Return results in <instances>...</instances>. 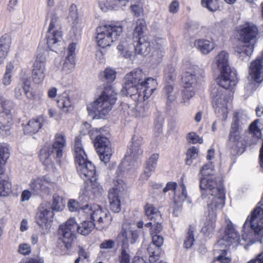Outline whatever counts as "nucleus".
<instances>
[{
    "mask_svg": "<svg viewBox=\"0 0 263 263\" xmlns=\"http://www.w3.org/2000/svg\"><path fill=\"white\" fill-rule=\"evenodd\" d=\"M213 165L211 163L204 165L200 170L204 176L200 181V188L203 198L207 197L208 212L209 215L216 217L225 203V192L222 185H218L212 176Z\"/></svg>",
    "mask_w": 263,
    "mask_h": 263,
    "instance_id": "1",
    "label": "nucleus"
},
{
    "mask_svg": "<svg viewBox=\"0 0 263 263\" xmlns=\"http://www.w3.org/2000/svg\"><path fill=\"white\" fill-rule=\"evenodd\" d=\"M132 140L130 156H125V159L119 166L116 172L117 179L114 181V186L109 191L108 199L110 208L115 213H118L121 211V198L126 187L124 181L120 178L122 177L125 172H128L132 168V166H128V161L130 158H137L143 153V150L141 148V145L143 143V138L134 136Z\"/></svg>",
    "mask_w": 263,
    "mask_h": 263,
    "instance_id": "2",
    "label": "nucleus"
},
{
    "mask_svg": "<svg viewBox=\"0 0 263 263\" xmlns=\"http://www.w3.org/2000/svg\"><path fill=\"white\" fill-rule=\"evenodd\" d=\"M157 82L152 78H146L141 70L133 71L124 78V88L135 101L143 102L148 99L156 89Z\"/></svg>",
    "mask_w": 263,
    "mask_h": 263,
    "instance_id": "3",
    "label": "nucleus"
},
{
    "mask_svg": "<svg viewBox=\"0 0 263 263\" xmlns=\"http://www.w3.org/2000/svg\"><path fill=\"white\" fill-rule=\"evenodd\" d=\"M258 33L257 27L251 23H246L239 27L238 39L244 44L237 47L236 51L240 54V57L241 54H245L247 60L249 59L253 52Z\"/></svg>",
    "mask_w": 263,
    "mask_h": 263,
    "instance_id": "4",
    "label": "nucleus"
},
{
    "mask_svg": "<svg viewBox=\"0 0 263 263\" xmlns=\"http://www.w3.org/2000/svg\"><path fill=\"white\" fill-rule=\"evenodd\" d=\"M73 154L77 170L80 176L86 180L93 179L96 175L95 166L91 162L87 160V155L79 137L75 139Z\"/></svg>",
    "mask_w": 263,
    "mask_h": 263,
    "instance_id": "5",
    "label": "nucleus"
},
{
    "mask_svg": "<svg viewBox=\"0 0 263 263\" xmlns=\"http://www.w3.org/2000/svg\"><path fill=\"white\" fill-rule=\"evenodd\" d=\"M116 100L117 93L109 86L105 87L100 97L87 106V109L91 112L98 115L100 118H104L111 110Z\"/></svg>",
    "mask_w": 263,
    "mask_h": 263,
    "instance_id": "6",
    "label": "nucleus"
},
{
    "mask_svg": "<svg viewBox=\"0 0 263 263\" xmlns=\"http://www.w3.org/2000/svg\"><path fill=\"white\" fill-rule=\"evenodd\" d=\"M213 64L220 71V76L218 78L219 86L225 89L234 86L237 83L235 74L231 70L229 63V54L224 51L220 52L215 58Z\"/></svg>",
    "mask_w": 263,
    "mask_h": 263,
    "instance_id": "7",
    "label": "nucleus"
},
{
    "mask_svg": "<svg viewBox=\"0 0 263 263\" xmlns=\"http://www.w3.org/2000/svg\"><path fill=\"white\" fill-rule=\"evenodd\" d=\"M204 77V71L197 66H194L187 71L182 77L183 90L182 102L188 103L195 94V88L201 82Z\"/></svg>",
    "mask_w": 263,
    "mask_h": 263,
    "instance_id": "8",
    "label": "nucleus"
},
{
    "mask_svg": "<svg viewBox=\"0 0 263 263\" xmlns=\"http://www.w3.org/2000/svg\"><path fill=\"white\" fill-rule=\"evenodd\" d=\"M122 32L123 27L119 24L112 23L100 26L97 29V43L102 48L110 47Z\"/></svg>",
    "mask_w": 263,
    "mask_h": 263,
    "instance_id": "9",
    "label": "nucleus"
},
{
    "mask_svg": "<svg viewBox=\"0 0 263 263\" xmlns=\"http://www.w3.org/2000/svg\"><path fill=\"white\" fill-rule=\"evenodd\" d=\"M83 210L87 216L95 222L96 228L98 230H106L111 222L112 218L110 213L98 204H87Z\"/></svg>",
    "mask_w": 263,
    "mask_h": 263,
    "instance_id": "10",
    "label": "nucleus"
},
{
    "mask_svg": "<svg viewBox=\"0 0 263 263\" xmlns=\"http://www.w3.org/2000/svg\"><path fill=\"white\" fill-rule=\"evenodd\" d=\"M103 128H96L92 132L91 138L95 136L94 146L101 161L107 163L112 155L110 143L108 138L103 134Z\"/></svg>",
    "mask_w": 263,
    "mask_h": 263,
    "instance_id": "11",
    "label": "nucleus"
},
{
    "mask_svg": "<svg viewBox=\"0 0 263 263\" xmlns=\"http://www.w3.org/2000/svg\"><path fill=\"white\" fill-rule=\"evenodd\" d=\"M213 104L215 113L223 120H226L229 112L228 103L230 97L225 94L222 89H214L211 92Z\"/></svg>",
    "mask_w": 263,
    "mask_h": 263,
    "instance_id": "12",
    "label": "nucleus"
},
{
    "mask_svg": "<svg viewBox=\"0 0 263 263\" xmlns=\"http://www.w3.org/2000/svg\"><path fill=\"white\" fill-rule=\"evenodd\" d=\"M77 223L75 219L69 218L64 223L60 225L58 230L60 239L65 245L66 249H70L75 238Z\"/></svg>",
    "mask_w": 263,
    "mask_h": 263,
    "instance_id": "13",
    "label": "nucleus"
},
{
    "mask_svg": "<svg viewBox=\"0 0 263 263\" xmlns=\"http://www.w3.org/2000/svg\"><path fill=\"white\" fill-rule=\"evenodd\" d=\"M10 156L8 148L0 144V197H6L12 192V184L8 180L4 178L3 165Z\"/></svg>",
    "mask_w": 263,
    "mask_h": 263,
    "instance_id": "14",
    "label": "nucleus"
},
{
    "mask_svg": "<svg viewBox=\"0 0 263 263\" xmlns=\"http://www.w3.org/2000/svg\"><path fill=\"white\" fill-rule=\"evenodd\" d=\"M12 103L0 95V130L8 132L12 125Z\"/></svg>",
    "mask_w": 263,
    "mask_h": 263,
    "instance_id": "15",
    "label": "nucleus"
},
{
    "mask_svg": "<svg viewBox=\"0 0 263 263\" xmlns=\"http://www.w3.org/2000/svg\"><path fill=\"white\" fill-rule=\"evenodd\" d=\"M53 215L50 204L48 202L43 203L38 208L35 217L36 222L40 227L47 229L51 222Z\"/></svg>",
    "mask_w": 263,
    "mask_h": 263,
    "instance_id": "16",
    "label": "nucleus"
},
{
    "mask_svg": "<svg viewBox=\"0 0 263 263\" xmlns=\"http://www.w3.org/2000/svg\"><path fill=\"white\" fill-rule=\"evenodd\" d=\"M145 212L148 218L154 222L151 229V235L157 234L160 232L162 229L161 225L162 219L160 212L151 204L145 205Z\"/></svg>",
    "mask_w": 263,
    "mask_h": 263,
    "instance_id": "17",
    "label": "nucleus"
},
{
    "mask_svg": "<svg viewBox=\"0 0 263 263\" xmlns=\"http://www.w3.org/2000/svg\"><path fill=\"white\" fill-rule=\"evenodd\" d=\"M46 57L43 53H39L33 64L32 78L34 83H41L44 80L46 73Z\"/></svg>",
    "mask_w": 263,
    "mask_h": 263,
    "instance_id": "18",
    "label": "nucleus"
},
{
    "mask_svg": "<svg viewBox=\"0 0 263 263\" xmlns=\"http://www.w3.org/2000/svg\"><path fill=\"white\" fill-rule=\"evenodd\" d=\"M241 123L238 120V119L234 116L231 124L229 134V139L228 141V146L232 149L236 150L237 148L241 145L240 142V132L239 129L241 126Z\"/></svg>",
    "mask_w": 263,
    "mask_h": 263,
    "instance_id": "19",
    "label": "nucleus"
},
{
    "mask_svg": "<svg viewBox=\"0 0 263 263\" xmlns=\"http://www.w3.org/2000/svg\"><path fill=\"white\" fill-rule=\"evenodd\" d=\"M51 182L46 177H36L30 181L29 185L32 194L41 195L49 192V185Z\"/></svg>",
    "mask_w": 263,
    "mask_h": 263,
    "instance_id": "20",
    "label": "nucleus"
},
{
    "mask_svg": "<svg viewBox=\"0 0 263 263\" xmlns=\"http://www.w3.org/2000/svg\"><path fill=\"white\" fill-rule=\"evenodd\" d=\"M22 84H18L14 90V96L17 100H22L23 93L27 99L33 100L36 98L35 92L31 90L29 80L23 79Z\"/></svg>",
    "mask_w": 263,
    "mask_h": 263,
    "instance_id": "21",
    "label": "nucleus"
},
{
    "mask_svg": "<svg viewBox=\"0 0 263 263\" xmlns=\"http://www.w3.org/2000/svg\"><path fill=\"white\" fill-rule=\"evenodd\" d=\"M263 61V54L253 61L249 67V75L251 79L257 82L262 81L261 69Z\"/></svg>",
    "mask_w": 263,
    "mask_h": 263,
    "instance_id": "22",
    "label": "nucleus"
},
{
    "mask_svg": "<svg viewBox=\"0 0 263 263\" xmlns=\"http://www.w3.org/2000/svg\"><path fill=\"white\" fill-rule=\"evenodd\" d=\"M66 144V139L63 133H57L51 146V153L55 152L56 158L60 159L63 156V151Z\"/></svg>",
    "mask_w": 263,
    "mask_h": 263,
    "instance_id": "23",
    "label": "nucleus"
},
{
    "mask_svg": "<svg viewBox=\"0 0 263 263\" xmlns=\"http://www.w3.org/2000/svg\"><path fill=\"white\" fill-rule=\"evenodd\" d=\"M185 200L189 204H192V200L187 196L186 186L182 181L174 192V202L179 206Z\"/></svg>",
    "mask_w": 263,
    "mask_h": 263,
    "instance_id": "24",
    "label": "nucleus"
},
{
    "mask_svg": "<svg viewBox=\"0 0 263 263\" xmlns=\"http://www.w3.org/2000/svg\"><path fill=\"white\" fill-rule=\"evenodd\" d=\"M124 243L130 242L134 243L138 237L136 230H133L130 226L126 223L122 226L121 231L119 235Z\"/></svg>",
    "mask_w": 263,
    "mask_h": 263,
    "instance_id": "25",
    "label": "nucleus"
},
{
    "mask_svg": "<svg viewBox=\"0 0 263 263\" xmlns=\"http://www.w3.org/2000/svg\"><path fill=\"white\" fill-rule=\"evenodd\" d=\"M135 45L133 44L132 39L125 38L122 39L117 47L120 55L125 58H130L133 55Z\"/></svg>",
    "mask_w": 263,
    "mask_h": 263,
    "instance_id": "26",
    "label": "nucleus"
},
{
    "mask_svg": "<svg viewBox=\"0 0 263 263\" xmlns=\"http://www.w3.org/2000/svg\"><path fill=\"white\" fill-rule=\"evenodd\" d=\"M47 44L49 48L54 51L59 45L62 36V31L59 30L48 29L46 33Z\"/></svg>",
    "mask_w": 263,
    "mask_h": 263,
    "instance_id": "27",
    "label": "nucleus"
},
{
    "mask_svg": "<svg viewBox=\"0 0 263 263\" xmlns=\"http://www.w3.org/2000/svg\"><path fill=\"white\" fill-rule=\"evenodd\" d=\"M58 106L64 112H68L73 109L71 99L69 91H65L59 95L57 99Z\"/></svg>",
    "mask_w": 263,
    "mask_h": 263,
    "instance_id": "28",
    "label": "nucleus"
},
{
    "mask_svg": "<svg viewBox=\"0 0 263 263\" xmlns=\"http://www.w3.org/2000/svg\"><path fill=\"white\" fill-rule=\"evenodd\" d=\"M137 40L138 43L134 46L135 51L144 56L147 55L151 50V44L147 37L143 36L139 37Z\"/></svg>",
    "mask_w": 263,
    "mask_h": 263,
    "instance_id": "29",
    "label": "nucleus"
},
{
    "mask_svg": "<svg viewBox=\"0 0 263 263\" xmlns=\"http://www.w3.org/2000/svg\"><path fill=\"white\" fill-rule=\"evenodd\" d=\"M158 158L159 154L155 153L153 154L146 161L144 173L142 176V177L144 179H148L149 177L154 172Z\"/></svg>",
    "mask_w": 263,
    "mask_h": 263,
    "instance_id": "30",
    "label": "nucleus"
},
{
    "mask_svg": "<svg viewBox=\"0 0 263 263\" xmlns=\"http://www.w3.org/2000/svg\"><path fill=\"white\" fill-rule=\"evenodd\" d=\"M11 40L8 34L3 35L0 39V65L4 63L10 47Z\"/></svg>",
    "mask_w": 263,
    "mask_h": 263,
    "instance_id": "31",
    "label": "nucleus"
},
{
    "mask_svg": "<svg viewBox=\"0 0 263 263\" xmlns=\"http://www.w3.org/2000/svg\"><path fill=\"white\" fill-rule=\"evenodd\" d=\"M43 121V118L42 117L30 120L24 128L25 133L31 134L37 133L42 127Z\"/></svg>",
    "mask_w": 263,
    "mask_h": 263,
    "instance_id": "32",
    "label": "nucleus"
},
{
    "mask_svg": "<svg viewBox=\"0 0 263 263\" xmlns=\"http://www.w3.org/2000/svg\"><path fill=\"white\" fill-rule=\"evenodd\" d=\"M128 0H99V6L104 11L109 9H116L118 7L124 6Z\"/></svg>",
    "mask_w": 263,
    "mask_h": 263,
    "instance_id": "33",
    "label": "nucleus"
},
{
    "mask_svg": "<svg viewBox=\"0 0 263 263\" xmlns=\"http://www.w3.org/2000/svg\"><path fill=\"white\" fill-rule=\"evenodd\" d=\"M194 45L202 53L205 54L209 53L214 48V44L206 40H196Z\"/></svg>",
    "mask_w": 263,
    "mask_h": 263,
    "instance_id": "34",
    "label": "nucleus"
},
{
    "mask_svg": "<svg viewBox=\"0 0 263 263\" xmlns=\"http://www.w3.org/2000/svg\"><path fill=\"white\" fill-rule=\"evenodd\" d=\"M51 147L45 146L40 151V159L43 164L48 165L51 162L52 158H55V152L51 153Z\"/></svg>",
    "mask_w": 263,
    "mask_h": 263,
    "instance_id": "35",
    "label": "nucleus"
},
{
    "mask_svg": "<svg viewBox=\"0 0 263 263\" xmlns=\"http://www.w3.org/2000/svg\"><path fill=\"white\" fill-rule=\"evenodd\" d=\"M216 219V216L208 214L201 229V232L204 235L208 236L213 233L215 227Z\"/></svg>",
    "mask_w": 263,
    "mask_h": 263,
    "instance_id": "36",
    "label": "nucleus"
},
{
    "mask_svg": "<svg viewBox=\"0 0 263 263\" xmlns=\"http://www.w3.org/2000/svg\"><path fill=\"white\" fill-rule=\"evenodd\" d=\"M163 49V45H156L149 61L152 65L155 66L161 62L164 53Z\"/></svg>",
    "mask_w": 263,
    "mask_h": 263,
    "instance_id": "37",
    "label": "nucleus"
},
{
    "mask_svg": "<svg viewBox=\"0 0 263 263\" xmlns=\"http://www.w3.org/2000/svg\"><path fill=\"white\" fill-rule=\"evenodd\" d=\"M96 228L95 224L93 221L85 220L81 223L80 224H77V232L82 235H88Z\"/></svg>",
    "mask_w": 263,
    "mask_h": 263,
    "instance_id": "38",
    "label": "nucleus"
},
{
    "mask_svg": "<svg viewBox=\"0 0 263 263\" xmlns=\"http://www.w3.org/2000/svg\"><path fill=\"white\" fill-rule=\"evenodd\" d=\"M65 200L62 196L57 194H54L52 196V203L50 208L56 212L62 211L65 206Z\"/></svg>",
    "mask_w": 263,
    "mask_h": 263,
    "instance_id": "39",
    "label": "nucleus"
},
{
    "mask_svg": "<svg viewBox=\"0 0 263 263\" xmlns=\"http://www.w3.org/2000/svg\"><path fill=\"white\" fill-rule=\"evenodd\" d=\"M14 68V66L11 63L7 65L6 71L2 79V83L3 85L7 86L11 84L12 82V76Z\"/></svg>",
    "mask_w": 263,
    "mask_h": 263,
    "instance_id": "40",
    "label": "nucleus"
},
{
    "mask_svg": "<svg viewBox=\"0 0 263 263\" xmlns=\"http://www.w3.org/2000/svg\"><path fill=\"white\" fill-rule=\"evenodd\" d=\"M76 58L66 56L63 64L62 70L66 73L72 72L76 66Z\"/></svg>",
    "mask_w": 263,
    "mask_h": 263,
    "instance_id": "41",
    "label": "nucleus"
},
{
    "mask_svg": "<svg viewBox=\"0 0 263 263\" xmlns=\"http://www.w3.org/2000/svg\"><path fill=\"white\" fill-rule=\"evenodd\" d=\"M68 21L71 23L73 27L77 25L80 21L77 7L75 5L72 4L69 8V12L67 16Z\"/></svg>",
    "mask_w": 263,
    "mask_h": 263,
    "instance_id": "42",
    "label": "nucleus"
},
{
    "mask_svg": "<svg viewBox=\"0 0 263 263\" xmlns=\"http://www.w3.org/2000/svg\"><path fill=\"white\" fill-rule=\"evenodd\" d=\"M153 243L149 245L147 248L148 252H152V250L160 251L159 248L163 242V238L160 235L157 234L152 235Z\"/></svg>",
    "mask_w": 263,
    "mask_h": 263,
    "instance_id": "43",
    "label": "nucleus"
},
{
    "mask_svg": "<svg viewBox=\"0 0 263 263\" xmlns=\"http://www.w3.org/2000/svg\"><path fill=\"white\" fill-rule=\"evenodd\" d=\"M90 185L89 186V190L96 196L101 194L104 190L100 183L97 181L96 178L94 177L93 179L89 180Z\"/></svg>",
    "mask_w": 263,
    "mask_h": 263,
    "instance_id": "44",
    "label": "nucleus"
},
{
    "mask_svg": "<svg viewBox=\"0 0 263 263\" xmlns=\"http://www.w3.org/2000/svg\"><path fill=\"white\" fill-rule=\"evenodd\" d=\"M146 28L145 21L142 19H138L136 22V26L134 31V36L138 39L139 37H142V34Z\"/></svg>",
    "mask_w": 263,
    "mask_h": 263,
    "instance_id": "45",
    "label": "nucleus"
},
{
    "mask_svg": "<svg viewBox=\"0 0 263 263\" xmlns=\"http://www.w3.org/2000/svg\"><path fill=\"white\" fill-rule=\"evenodd\" d=\"M186 156V164L190 165L192 163V160L196 159L198 157V149L195 146L190 147L187 151Z\"/></svg>",
    "mask_w": 263,
    "mask_h": 263,
    "instance_id": "46",
    "label": "nucleus"
},
{
    "mask_svg": "<svg viewBox=\"0 0 263 263\" xmlns=\"http://www.w3.org/2000/svg\"><path fill=\"white\" fill-rule=\"evenodd\" d=\"M201 5L211 12H214L219 8L218 0H201Z\"/></svg>",
    "mask_w": 263,
    "mask_h": 263,
    "instance_id": "47",
    "label": "nucleus"
},
{
    "mask_svg": "<svg viewBox=\"0 0 263 263\" xmlns=\"http://www.w3.org/2000/svg\"><path fill=\"white\" fill-rule=\"evenodd\" d=\"M102 75L104 81L111 82L116 79V72L114 69L108 67L104 70Z\"/></svg>",
    "mask_w": 263,
    "mask_h": 263,
    "instance_id": "48",
    "label": "nucleus"
},
{
    "mask_svg": "<svg viewBox=\"0 0 263 263\" xmlns=\"http://www.w3.org/2000/svg\"><path fill=\"white\" fill-rule=\"evenodd\" d=\"M258 122V120H256L249 126L250 132L252 136L257 140L259 139L261 137V131L257 125Z\"/></svg>",
    "mask_w": 263,
    "mask_h": 263,
    "instance_id": "49",
    "label": "nucleus"
},
{
    "mask_svg": "<svg viewBox=\"0 0 263 263\" xmlns=\"http://www.w3.org/2000/svg\"><path fill=\"white\" fill-rule=\"evenodd\" d=\"M60 18L55 13H52L48 29L60 30Z\"/></svg>",
    "mask_w": 263,
    "mask_h": 263,
    "instance_id": "50",
    "label": "nucleus"
},
{
    "mask_svg": "<svg viewBox=\"0 0 263 263\" xmlns=\"http://www.w3.org/2000/svg\"><path fill=\"white\" fill-rule=\"evenodd\" d=\"M148 109L146 108L144 104L142 103H139L137 105L135 111V115L137 117H145L148 115Z\"/></svg>",
    "mask_w": 263,
    "mask_h": 263,
    "instance_id": "51",
    "label": "nucleus"
},
{
    "mask_svg": "<svg viewBox=\"0 0 263 263\" xmlns=\"http://www.w3.org/2000/svg\"><path fill=\"white\" fill-rule=\"evenodd\" d=\"M164 93L170 102L174 101L176 98V93L171 85H166L163 89Z\"/></svg>",
    "mask_w": 263,
    "mask_h": 263,
    "instance_id": "52",
    "label": "nucleus"
},
{
    "mask_svg": "<svg viewBox=\"0 0 263 263\" xmlns=\"http://www.w3.org/2000/svg\"><path fill=\"white\" fill-rule=\"evenodd\" d=\"M194 241L193 231L190 228L184 241V247L186 249L190 248L193 245Z\"/></svg>",
    "mask_w": 263,
    "mask_h": 263,
    "instance_id": "53",
    "label": "nucleus"
},
{
    "mask_svg": "<svg viewBox=\"0 0 263 263\" xmlns=\"http://www.w3.org/2000/svg\"><path fill=\"white\" fill-rule=\"evenodd\" d=\"M84 206H81V205L78 202L76 201L75 200L73 199H70L68 203V207L69 208V210L71 212H76L78 211H79L81 210L84 213L83 208Z\"/></svg>",
    "mask_w": 263,
    "mask_h": 263,
    "instance_id": "54",
    "label": "nucleus"
},
{
    "mask_svg": "<svg viewBox=\"0 0 263 263\" xmlns=\"http://www.w3.org/2000/svg\"><path fill=\"white\" fill-rule=\"evenodd\" d=\"M120 263H130V256L127 249L122 247L119 257Z\"/></svg>",
    "mask_w": 263,
    "mask_h": 263,
    "instance_id": "55",
    "label": "nucleus"
},
{
    "mask_svg": "<svg viewBox=\"0 0 263 263\" xmlns=\"http://www.w3.org/2000/svg\"><path fill=\"white\" fill-rule=\"evenodd\" d=\"M187 140L190 143L193 144L199 143L201 144L203 142L202 138H200L196 133L194 132H191L187 135Z\"/></svg>",
    "mask_w": 263,
    "mask_h": 263,
    "instance_id": "56",
    "label": "nucleus"
},
{
    "mask_svg": "<svg viewBox=\"0 0 263 263\" xmlns=\"http://www.w3.org/2000/svg\"><path fill=\"white\" fill-rule=\"evenodd\" d=\"M31 251V246L28 243H23L19 245L18 252L24 255L30 254Z\"/></svg>",
    "mask_w": 263,
    "mask_h": 263,
    "instance_id": "57",
    "label": "nucleus"
},
{
    "mask_svg": "<svg viewBox=\"0 0 263 263\" xmlns=\"http://www.w3.org/2000/svg\"><path fill=\"white\" fill-rule=\"evenodd\" d=\"M216 260L220 263H229L231 261V258L227 256L226 250H223L221 254L216 257Z\"/></svg>",
    "mask_w": 263,
    "mask_h": 263,
    "instance_id": "58",
    "label": "nucleus"
},
{
    "mask_svg": "<svg viewBox=\"0 0 263 263\" xmlns=\"http://www.w3.org/2000/svg\"><path fill=\"white\" fill-rule=\"evenodd\" d=\"M115 243L111 239L105 240L100 244V248L102 249H110L115 247Z\"/></svg>",
    "mask_w": 263,
    "mask_h": 263,
    "instance_id": "59",
    "label": "nucleus"
},
{
    "mask_svg": "<svg viewBox=\"0 0 263 263\" xmlns=\"http://www.w3.org/2000/svg\"><path fill=\"white\" fill-rule=\"evenodd\" d=\"M234 116L238 119V120L241 124H245L247 122L248 117L247 115L243 111L236 112Z\"/></svg>",
    "mask_w": 263,
    "mask_h": 263,
    "instance_id": "60",
    "label": "nucleus"
},
{
    "mask_svg": "<svg viewBox=\"0 0 263 263\" xmlns=\"http://www.w3.org/2000/svg\"><path fill=\"white\" fill-rule=\"evenodd\" d=\"M152 252H148L149 254V261L150 263H155L159 259L160 251L152 250Z\"/></svg>",
    "mask_w": 263,
    "mask_h": 263,
    "instance_id": "61",
    "label": "nucleus"
},
{
    "mask_svg": "<svg viewBox=\"0 0 263 263\" xmlns=\"http://www.w3.org/2000/svg\"><path fill=\"white\" fill-rule=\"evenodd\" d=\"M175 68L172 66H168L165 70V74L170 80H173L175 78Z\"/></svg>",
    "mask_w": 263,
    "mask_h": 263,
    "instance_id": "62",
    "label": "nucleus"
},
{
    "mask_svg": "<svg viewBox=\"0 0 263 263\" xmlns=\"http://www.w3.org/2000/svg\"><path fill=\"white\" fill-rule=\"evenodd\" d=\"M76 44L72 43L69 44L67 49V57H73L76 58Z\"/></svg>",
    "mask_w": 263,
    "mask_h": 263,
    "instance_id": "63",
    "label": "nucleus"
},
{
    "mask_svg": "<svg viewBox=\"0 0 263 263\" xmlns=\"http://www.w3.org/2000/svg\"><path fill=\"white\" fill-rule=\"evenodd\" d=\"M131 9L136 16H140L143 13V9L140 5H133L131 6Z\"/></svg>",
    "mask_w": 263,
    "mask_h": 263,
    "instance_id": "64",
    "label": "nucleus"
}]
</instances>
